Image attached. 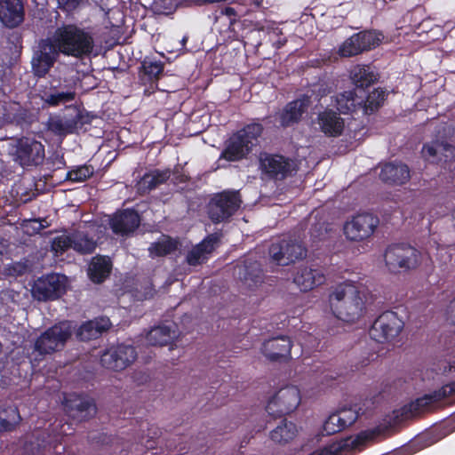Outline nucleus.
<instances>
[{
	"label": "nucleus",
	"instance_id": "obj_1",
	"mask_svg": "<svg viewBox=\"0 0 455 455\" xmlns=\"http://www.w3.org/2000/svg\"><path fill=\"white\" fill-rule=\"evenodd\" d=\"M332 314L338 319L353 323L359 321L366 312L365 299L352 283L338 284L329 295Z\"/></svg>",
	"mask_w": 455,
	"mask_h": 455
},
{
	"label": "nucleus",
	"instance_id": "obj_2",
	"mask_svg": "<svg viewBox=\"0 0 455 455\" xmlns=\"http://www.w3.org/2000/svg\"><path fill=\"white\" fill-rule=\"evenodd\" d=\"M263 132V124L253 120L232 132L224 142L220 159L230 163L247 159L258 145Z\"/></svg>",
	"mask_w": 455,
	"mask_h": 455
},
{
	"label": "nucleus",
	"instance_id": "obj_3",
	"mask_svg": "<svg viewBox=\"0 0 455 455\" xmlns=\"http://www.w3.org/2000/svg\"><path fill=\"white\" fill-rule=\"evenodd\" d=\"M53 43L60 52L76 58L90 55L94 47L92 34L74 24L58 28L54 33Z\"/></svg>",
	"mask_w": 455,
	"mask_h": 455
},
{
	"label": "nucleus",
	"instance_id": "obj_4",
	"mask_svg": "<svg viewBox=\"0 0 455 455\" xmlns=\"http://www.w3.org/2000/svg\"><path fill=\"white\" fill-rule=\"evenodd\" d=\"M384 261L390 273H406L420 265L421 253L409 243H392L385 250Z\"/></svg>",
	"mask_w": 455,
	"mask_h": 455
},
{
	"label": "nucleus",
	"instance_id": "obj_5",
	"mask_svg": "<svg viewBox=\"0 0 455 455\" xmlns=\"http://www.w3.org/2000/svg\"><path fill=\"white\" fill-rule=\"evenodd\" d=\"M242 198L239 191L223 190L213 194L206 204L209 219L214 223L226 222L239 210Z\"/></svg>",
	"mask_w": 455,
	"mask_h": 455
},
{
	"label": "nucleus",
	"instance_id": "obj_6",
	"mask_svg": "<svg viewBox=\"0 0 455 455\" xmlns=\"http://www.w3.org/2000/svg\"><path fill=\"white\" fill-rule=\"evenodd\" d=\"M73 333L68 321L57 323L46 329L36 339L34 350L41 355H51L62 350Z\"/></svg>",
	"mask_w": 455,
	"mask_h": 455
},
{
	"label": "nucleus",
	"instance_id": "obj_7",
	"mask_svg": "<svg viewBox=\"0 0 455 455\" xmlns=\"http://www.w3.org/2000/svg\"><path fill=\"white\" fill-rule=\"evenodd\" d=\"M404 326L397 313L387 310L380 314L372 323L369 335L378 343H386L396 338Z\"/></svg>",
	"mask_w": 455,
	"mask_h": 455
},
{
	"label": "nucleus",
	"instance_id": "obj_8",
	"mask_svg": "<svg viewBox=\"0 0 455 455\" xmlns=\"http://www.w3.org/2000/svg\"><path fill=\"white\" fill-rule=\"evenodd\" d=\"M259 168L269 180H284L296 171L295 164L290 158L279 155L261 152L259 156Z\"/></svg>",
	"mask_w": 455,
	"mask_h": 455
},
{
	"label": "nucleus",
	"instance_id": "obj_9",
	"mask_svg": "<svg viewBox=\"0 0 455 455\" xmlns=\"http://www.w3.org/2000/svg\"><path fill=\"white\" fill-rule=\"evenodd\" d=\"M455 394V381L443 385L429 394L418 397L402 407L400 415L405 419L431 411L433 405Z\"/></svg>",
	"mask_w": 455,
	"mask_h": 455
},
{
	"label": "nucleus",
	"instance_id": "obj_10",
	"mask_svg": "<svg viewBox=\"0 0 455 455\" xmlns=\"http://www.w3.org/2000/svg\"><path fill=\"white\" fill-rule=\"evenodd\" d=\"M300 401L299 389L295 386H286L280 388L269 399L266 411L274 418H281L296 410Z\"/></svg>",
	"mask_w": 455,
	"mask_h": 455
},
{
	"label": "nucleus",
	"instance_id": "obj_11",
	"mask_svg": "<svg viewBox=\"0 0 455 455\" xmlns=\"http://www.w3.org/2000/svg\"><path fill=\"white\" fill-rule=\"evenodd\" d=\"M63 408L69 418L79 422L89 420L97 412L93 398L76 393L67 394L64 396Z\"/></svg>",
	"mask_w": 455,
	"mask_h": 455
},
{
	"label": "nucleus",
	"instance_id": "obj_12",
	"mask_svg": "<svg viewBox=\"0 0 455 455\" xmlns=\"http://www.w3.org/2000/svg\"><path fill=\"white\" fill-rule=\"evenodd\" d=\"M379 223L377 216L368 212L359 213L345 223L344 235L354 242L367 240L374 234Z\"/></svg>",
	"mask_w": 455,
	"mask_h": 455
},
{
	"label": "nucleus",
	"instance_id": "obj_13",
	"mask_svg": "<svg viewBox=\"0 0 455 455\" xmlns=\"http://www.w3.org/2000/svg\"><path fill=\"white\" fill-rule=\"evenodd\" d=\"M421 154L427 161L440 164L444 170H455V147L447 141L435 140L425 143Z\"/></svg>",
	"mask_w": 455,
	"mask_h": 455
},
{
	"label": "nucleus",
	"instance_id": "obj_14",
	"mask_svg": "<svg viewBox=\"0 0 455 455\" xmlns=\"http://www.w3.org/2000/svg\"><path fill=\"white\" fill-rule=\"evenodd\" d=\"M137 358V352L133 346L118 344L107 348L100 355L102 367L120 371L131 365Z\"/></svg>",
	"mask_w": 455,
	"mask_h": 455
},
{
	"label": "nucleus",
	"instance_id": "obj_15",
	"mask_svg": "<svg viewBox=\"0 0 455 455\" xmlns=\"http://www.w3.org/2000/svg\"><path fill=\"white\" fill-rule=\"evenodd\" d=\"M269 255L277 265L288 266L307 255V249L292 239H282L269 247Z\"/></svg>",
	"mask_w": 455,
	"mask_h": 455
},
{
	"label": "nucleus",
	"instance_id": "obj_16",
	"mask_svg": "<svg viewBox=\"0 0 455 455\" xmlns=\"http://www.w3.org/2000/svg\"><path fill=\"white\" fill-rule=\"evenodd\" d=\"M65 276L52 273L38 278L33 286V294L38 300H53L61 297L65 291Z\"/></svg>",
	"mask_w": 455,
	"mask_h": 455
},
{
	"label": "nucleus",
	"instance_id": "obj_17",
	"mask_svg": "<svg viewBox=\"0 0 455 455\" xmlns=\"http://www.w3.org/2000/svg\"><path fill=\"white\" fill-rule=\"evenodd\" d=\"M379 39L372 31H360L346 39L339 48L341 57H353L378 46Z\"/></svg>",
	"mask_w": 455,
	"mask_h": 455
},
{
	"label": "nucleus",
	"instance_id": "obj_18",
	"mask_svg": "<svg viewBox=\"0 0 455 455\" xmlns=\"http://www.w3.org/2000/svg\"><path fill=\"white\" fill-rule=\"evenodd\" d=\"M58 56L59 51L54 43L48 40L42 41L31 60L34 75L39 78L44 77L53 67Z\"/></svg>",
	"mask_w": 455,
	"mask_h": 455
},
{
	"label": "nucleus",
	"instance_id": "obj_19",
	"mask_svg": "<svg viewBox=\"0 0 455 455\" xmlns=\"http://www.w3.org/2000/svg\"><path fill=\"white\" fill-rule=\"evenodd\" d=\"M15 155L23 166L38 165L44 161V147L35 139L22 137L17 141Z\"/></svg>",
	"mask_w": 455,
	"mask_h": 455
},
{
	"label": "nucleus",
	"instance_id": "obj_20",
	"mask_svg": "<svg viewBox=\"0 0 455 455\" xmlns=\"http://www.w3.org/2000/svg\"><path fill=\"white\" fill-rule=\"evenodd\" d=\"M140 224V216L132 208L116 212L109 219L112 232L118 235H128L133 233Z\"/></svg>",
	"mask_w": 455,
	"mask_h": 455
},
{
	"label": "nucleus",
	"instance_id": "obj_21",
	"mask_svg": "<svg viewBox=\"0 0 455 455\" xmlns=\"http://www.w3.org/2000/svg\"><path fill=\"white\" fill-rule=\"evenodd\" d=\"M359 413L353 408H343L337 411L324 420L323 432L326 435L339 433L352 426L358 419Z\"/></svg>",
	"mask_w": 455,
	"mask_h": 455
},
{
	"label": "nucleus",
	"instance_id": "obj_22",
	"mask_svg": "<svg viewBox=\"0 0 455 455\" xmlns=\"http://www.w3.org/2000/svg\"><path fill=\"white\" fill-rule=\"evenodd\" d=\"M291 347L290 338L281 335L264 341L261 351L269 361L277 362L290 357Z\"/></svg>",
	"mask_w": 455,
	"mask_h": 455
},
{
	"label": "nucleus",
	"instance_id": "obj_23",
	"mask_svg": "<svg viewBox=\"0 0 455 455\" xmlns=\"http://www.w3.org/2000/svg\"><path fill=\"white\" fill-rule=\"evenodd\" d=\"M379 179L386 184L401 186L411 179V171L406 164L389 162L382 165Z\"/></svg>",
	"mask_w": 455,
	"mask_h": 455
},
{
	"label": "nucleus",
	"instance_id": "obj_24",
	"mask_svg": "<svg viewBox=\"0 0 455 455\" xmlns=\"http://www.w3.org/2000/svg\"><path fill=\"white\" fill-rule=\"evenodd\" d=\"M164 70V63L156 58L145 57L141 61L139 77L143 84H149L152 92L158 87V81Z\"/></svg>",
	"mask_w": 455,
	"mask_h": 455
},
{
	"label": "nucleus",
	"instance_id": "obj_25",
	"mask_svg": "<svg viewBox=\"0 0 455 455\" xmlns=\"http://www.w3.org/2000/svg\"><path fill=\"white\" fill-rule=\"evenodd\" d=\"M24 5L21 0H0V20L13 28L24 20Z\"/></svg>",
	"mask_w": 455,
	"mask_h": 455
},
{
	"label": "nucleus",
	"instance_id": "obj_26",
	"mask_svg": "<svg viewBox=\"0 0 455 455\" xmlns=\"http://www.w3.org/2000/svg\"><path fill=\"white\" fill-rule=\"evenodd\" d=\"M309 104L308 97L296 99L288 102L279 114L280 125L283 128L298 124Z\"/></svg>",
	"mask_w": 455,
	"mask_h": 455
},
{
	"label": "nucleus",
	"instance_id": "obj_27",
	"mask_svg": "<svg viewBox=\"0 0 455 455\" xmlns=\"http://www.w3.org/2000/svg\"><path fill=\"white\" fill-rule=\"evenodd\" d=\"M111 325L109 318L106 316L86 321L76 331V339L80 341L96 339L108 331Z\"/></svg>",
	"mask_w": 455,
	"mask_h": 455
},
{
	"label": "nucleus",
	"instance_id": "obj_28",
	"mask_svg": "<svg viewBox=\"0 0 455 455\" xmlns=\"http://www.w3.org/2000/svg\"><path fill=\"white\" fill-rule=\"evenodd\" d=\"M219 242V237L215 234L207 235L199 243L192 247L186 256V262L189 266H198L205 262L208 259L206 255L212 253L216 244Z\"/></svg>",
	"mask_w": 455,
	"mask_h": 455
},
{
	"label": "nucleus",
	"instance_id": "obj_29",
	"mask_svg": "<svg viewBox=\"0 0 455 455\" xmlns=\"http://www.w3.org/2000/svg\"><path fill=\"white\" fill-rule=\"evenodd\" d=\"M293 282L301 291H308L323 284L325 282V275L320 269L303 267L297 270Z\"/></svg>",
	"mask_w": 455,
	"mask_h": 455
},
{
	"label": "nucleus",
	"instance_id": "obj_30",
	"mask_svg": "<svg viewBox=\"0 0 455 455\" xmlns=\"http://www.w3.org/2000/svg\"><path fill=\"white\" fill-rule=\"evenodd\" d=\"M320 130L328 137H339L344 131V120L331 109H325L317 116Z\"/></svg>",
	"mask_w": 455,
	"mask_h": 455
},
{
	"label": "nucleus",
	"instance_id": "obj_31",
	"mask_svg": "<svg viewBox=\"0 0 455 455\" xmlns=\"http://www.w3.org/2000/svg\"><path fill=\"white\" fill-rule=\"evenodd\" d=\"M171 177V171L155 169L146 172L137 183L138 191L140 194H147L156 189L160 185L168 181Z\"/></svg>",
	"mask_w": 455,
	"mask_h": 455
},
{
	"label": "nucleus",
	"instance_id": "obj_32",
	"mask_svg": "<svg viewBox=\"0 0 455 455\" xmlns=\"http://www.w3.org/2000/svg\"><path fill=\"white\" fill-rule=\"evenodd\" d=\"M381 432L382 431L379 427L362 431L354 438L345 439L339 445V450L341 451H347L350 454H355L356 452L361 451L368 442L373 441L377 436H379Z\"/></svg>",
	"mask_w": 455,
	"mask_h": 455
},
{
	"label": "nucleus",
	"instance_id": "obj_33",
	"mask_svg": "<svg viewBox=\"0 0 455 455\" xmlns=\"http://www.w3.org/2000/svg\"><path fill=\"white\" fill-rule=\"evenodd\" d=\"M21 417L18 407L0 402V432H12L20 423Z\"/></svg>",
	"mask_w": 455,
	"mask_h": 455
},
{
	"label": "nucleus",
	"instance_id": "obj_34",
	"mask_svg": "<svg viewBox=\"0 0 455 455\" xmlns=\"http://www.w3.org/2000/svg\"><path fill=\"white\" fill-rule=\"evenodd\" d=\"M181 246L178 238H173L168 235H162L161 237L152 243L148 248L150 256L164 257L178 251Z\"/></svg>",
	"mask_w": 455,
	"mask_h": 455
},
{
	"label": "nucleus",
	"instance_id": "obj_35",
	"mask_svg": "<svg viewBox=\"0 0 455 455\" xmlns=\"http://www.w3.org/2000/svg\"><path fill=\"white\" fill-rule=\"evenodd\" d=\"M112 270V262L107 257H97L92 260L88 275L91 281L95 283H103L110 275Z\"/></svg>",
	"mask_w": 455,
	"mask_h": 455
},
{
	"label": "nucleus",
	"instance_id": "obj_36",
	"mask_svg": "<svg viewBox=\"0 0 455 455\" xmlns=\"http://www.w3.org/2000/svg\"><path fill=\"white\" fill-rule=\"evenodd\" d=\"M351 79L356 89H365L378 81V74L369 65H356L351 71Z\"/></svg>",
	"mask_w": 455,
	"mask_h": 455
},
{
	"label": "nucleus",
	"instance_id": "obj_37",
	"mask_svg": "<svg viewBox=\"0 0 455 455\" xmlns=\"http://www.w3.org/2000/svg\"><path fill=\"white\" fill-rule=\"evenodd\" d=\"M362 97H358L355 91H346L337 95L336 107L339 113L347 115L355 112L362 108Z\"/></svg>",
	"mask_w": 455,
	"mask_h": 455
},
{
	"label": "nucleus",
	"instance_id": "obj_38",
	"mask_svg": "<svg viewBox=\"0 0 455 455\" xmlns=\"http://www.w3.org/2000/svg\"><path fill=\"white\" fill-rule=\"evenodd\" d=\"M297 433V426L284 419L270 432V439L276 443L284 444L291 441Z\"/></svg>",
	"mask_w": 455,
	"mask_h": 455
},
{
	"label": "nucleus",
	"instance_id": "obj_39",
	"mask_svg": "<svg viewBox=\"0 0 455 455\" xmlns=\"http://www.w3.org/2000/svg\"><path fill=\"white\" fill-rule=\"evenodd\" d=\"M174 331L169 326L158 325L151 328L148 332L146 339L150 346H165L172 339Z\"/></svg>",
	"mask_w": 455,
	"mask_h": 455
},
{
	"label": "nucleus",
	"instance_id": "obj_40",
	"mask_svg": "<svg viewBox=\"0 0 455 455\" xmlns=\"http://www.w3.org/2000/svg\"><path fill=\"white\" fill-rule=\"evenodd\" d=\"M243 279L248 284L257 286L263 282L264 273L261 264L258 261H244L243 273Z\"/></svg>",
	"mask_w": 455,
	"mask_h": 455
},
{
	"label": "nucleus",
	"instance_id": "obj_41",
	"mask_svg": "<svg viewBox=\"0 0 455 455\" xmlns=\"http://www.w3.org/2000/svg\"><path fill=\"white\" fill-rule=\"evenodd\" d=\"M97 243L92 236L85 232L73 234V250L80 254H91L96 249Z\"/></svg>",
	"mask_w": 455,
	"mask_h": 455
},
{
	"label": "nucleus",
	"instance_id": "obj_42",
	"mask_svg": "<svg viewBox=\"0 0 455 455\" xmlns=\"http://www.w3.org/2000/svg\"><path fill=\"white\" fill-rule=\"evenodd\" d=\"M387 93L385 90L374 89L368 94L366 100L362 104V108L365 115H371L376 112L384 103Z\"/></svg>",
	"mask_w": 455,
	"mask_h": 455
},
{
	"label": "nucleus",
	"instance_id": "obj_43",
	"mask_svg": "<svg viewBox=\"0 0 455 455\" xmlns=\"http://www.w3.org/2000/svg\"><path fill=\"white\" fill-rule=\"evenodd\" d=\"M63 119L67 127H68L73 133L79 130V117H81V108L76 105L66 106L61 113H59Z\"/></svg>",
	"mask_w": 455,
	"mask_h": 455
},
{
	"label": "nucleus",
	"instance_id": "obj_44",
	"mask_svg": "<svg viewBox=\"0 0 455 455\" xmlns=\"http://www.w3.org/2000/svg\"><path fill=\"white\" fill-rule=\"evenodd\" d=\"M75 98V92H59L54 90L53 92H44L43 100L50 107H58L60 104L73 101Z\"/></svg>",
	"mask_w": 455,
	"mask_h": 455
},
{
	"label": "nucleus",
	"instance_id": "obj_45",
	"mask_svg": "<svg viewBox=\"0 0 455 455\" xmlns=\"http://www.w3.org/2000/svg\"><path fill=\"white\" fill-rule=\"evenodd\" d=\"M94 173V168L91 164L75 166L67 172L66 180L71 182H84L89 180Z\"/></svg>",
	"mask_w": 455,
	"mask_h": 455
},
{
	"label": "nucleus",
	"instance_id": "obj_46",
	"mask_svg": "<svg viewBox=\"0 0 455 455\" xmlns=\"http://www.w3.org/2000/svg\"><path fill=\"white\" fill-rule=\"evenodd\" d=\"M46 127L49 132L60 138L73 134L72 131L67 127V124L59 114L51 115L49 116L46 122Z\"/></svg>",
	"mask_w": 455,
	"mask_h": 455
},
{
	"label": "nucleus",
	"instance_id": "obj_47",
	"mask_svg": "<svg viewBox=\"0 0 455 455\" xmlns=\"http://www.w3.org/2000/svg\"><path fill=\"white\" fill-rule=\"evenodd\" d=\"M69 248L73 249V234L69 235H59L52 243V250L56 253L62 254Z\"/></svg>",
	"mask_w": 455,
	"mask_h": 455
},
{
	"label": "nucleus",
	"instance_id": "obj_48",
	"mask_svg": "<svg viewBox=\"0 0 455 455\" xmlns=\"http://www.w3.org/2000/svg\"><path fill=\"white\" fill-rule=\"evenodd\" d=\"M34 121V116L28 109H19L13 115V122L21 127L28 126Z\"/></svg>",
	"mask_w": 455,
	"mask_h": 455
},
{
	"label": "nucleus",
	"instance_id": "obj_49",
	"mask_svg": "<svg viewBox=\"0 0 455 455\" xmlns=\"http://www.w3.org/2000/svg\"><path fill=\"white\" fill-rule=\"evenodd\" d=\"M91 442L92 443H95L97 445H108L114 443V441L116 439L113 435H108L106 433H98L95 435H92Z\"/></svg>",
	"mask_w": 455,
	"mask_h": 455
},
{
	"label": "nucleus",
	"instance_id": "obj_50",
	"mask_svg": "<svg viewBox=\"0 0 455 455\" xmlns=\"http://www.w3.org/2000/svg\"><path fill=\"white\" fill-rule=\"evenodd\" d=\"M84 0H58L59 7L66 12L75 11Z\"/></svg>",
	"mask_w": 455,
	"mask_h": 455
},
{
	"label": "nucleus",
	"instance_id": "obj_51",
	"mask_svg": "<svg viewBox=\"0 0 455 455\" xmlns=\"http://www.w3.org/2000/svg\"><path fill=\"white\" fill-rule=\"evenodd\" d=\"M94 118V116L91 113L81 108V117H79V130L82 129L85 124H90Z\"/></svg>",
	"mask_w": 455,
	"mask_h": 455
},
{
	"label": "nucleus",
	"instance_id": "obj_52",
	"mask_svg": "<svg viewBox=\"0 0 455 455\" xmlns=\"http://www.w3.org/2000/svg\"><path fill=\"white\" fill-rule=\"evenodd\" d=\"M61 439H62V436L57 435L54 442L58 443H55L53 446H52V443L49 444V446H50L49 448L52 449V451L55 453L60 454L65 451L64 447H61V450L59 449V447L61 445Z\"/></svg>",
	"mask_w": 455,
	"mask_h": 455
},
{
	"label": "nucleus",
	"instance_id": "obj_53",
	"mask_svg": "<svg viewBox=\"0 0 455 455\" xmlns=\"http://www.w3.org/2000/svg\"><path fill=\"white\" fill-rule=\"evenodd\" d=\"M222 14L228 16L230 20L232 21L233 20H235V18L236 17V11L235 10V8L233 7H230V6H227L225 7L222 11H221Z\"/></svg>",
	"mask_w": 455,
	"mask_h": 455
},
{
	"label": "nucleus",
	"instance_id": "obj_54",
	"mask_svg": "<svg viewBox=\"0 0 455 455\" xmlns=\"http://www.w3.org/2000/svg\"><path fill=\"white\" fill-rule=\"evenodd\" d=\"M448 313L450 314L451 318L455 323V298L451 301L448 306Z\"/></svg>",
	"mask_w": 455,
	"mask_h": 455
},
{
	"label": "nucleus",
	"instance_id": "obj_55",
	"mask_svg": "<svg viewBox=\"0 0 455 455\" xmlns=\"http://www.w3.org/2000/svg\"><path fill=\"white\" fill-rule=\"evenodd\" d=\"M193 1L198 5L225 2V0H193Z\"/></svg>",
	"mask_w": 455,
	"mask_h": 455
},
{
	"label": "nucleus",
	"instance_id": "obj_56",
	"mask_svg": "<svg viewBox=\"0 0 455 455\" xmlns=\"http://www.w3.org/2000/svg\"><path fill=\"white\" fill-rule=\"evenodd\" d=\"M30 223H34V224H36V227H35L33 229L35 232H38L40 231L42 228H43V225L41 224V222L37 220H30Z\"/></svg>",
	"mask_w": 455,
	"mask_h": 455
},
{
	"label": "nucleus",
	"instance_id": "obj_57",
	"mask_svg": "<svg viewBox=\"0 0 455 455\" xmlns=\"http://www.w3.org/2000/svg\"><path fill=\"white\" fill-rule=\"evenodd\" d=\"M452 220H453V225L455 226V209L452 212Z\"/></svg>",
	"mask_w": 455,
	"mask_h": 455
},
{
	"label": "nucleus",
	"instance_id": "obj_58",
	"mask_svg": "<svg viewBox=\"0 0 455 455\" xmlns=\"http://www.w3.org/2000/svg\"><path fill=\"white\" fill-rule=\"evenodd\" d=\"M158 432H159V429H157L156 431L154 432V435L151 436V438H154L156 437L157 435H158Z\"/></svg>",
	"mask_w": 455,
	"mask_h": 455
},
{
	"label": "nucleus",
	"instance_id": "obj_59",
	"mask_svg": "<svg viewBox=\"0 0 455 455\" xmlns=\"http://www.w3.org/2000/svg\"><path fill=\"white\" fill-rule=\"evenodd\" d=\"M188 38L187 37H183L182 39V44H185V43L187 42Z\"/></svg>",
	"mask_w": 455,
	"mask_h": 455
},
{
	"label": "nucleus",
	"instance_id": "obj_60",
	"mask_svg": "<svg viewBox=\"0 0 455 455\" xmlns=\"http://www.w3.org/2000/svg\"><path fill=\"white\" fill-rule=\"evenodd\" d=\"M148 91H149L148 89H146V90H145V93H146V94H147V93H148V94H149L150 92H149Z\"/></svg>",
	"mask_w": 455,
	"mask_h": 455
}]
</instances>
